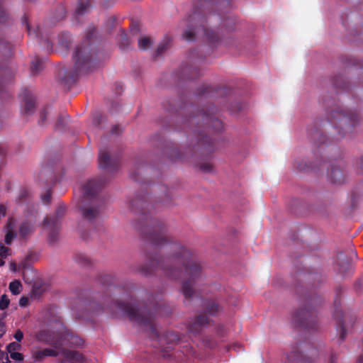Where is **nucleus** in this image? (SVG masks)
Wrapping results in <instances>:
<instances>
[{"mask_svg":"<svg viewBox=\"0 0 363 363\" xmlns=\"http://www.w3.org/2000/svg\"><path fill=\"white\" fill-rule=\"evenodd\" d=\"M333 85L336 87L342 89L344 91H350L349 84L345 81V77L342 75H339L334 79Z\"/></svg>","mask_w":363,"mask_h":363,"instance_id":"nucleus-34","label":"nucleus"},{"mask_svg":"<svg viewBox=\"0 0 363 363\" xmlns=\"http://www.w3.org/2000/svg\"><path fill=\"white\" fill-rule=\"evenodd\" d=\"M53 348L43 349L45 357H60V363H76L82 361V356L74 351L66 350L61 347L62 343H50Z\"/></svg>","mask_w":363,"mask_h":363,"instance_id":"nucleus-11","label":"nucleus"},{"mask_svg":"<svg viewBox=\"0 0 363 363\" xmlns=\"http://www.w3.org/2000/svg\"><path fill=\"white\" fill-rule=\"evenodd\" d=\"M49 200H50V195L49 194H45L43 197V201L45 203H47L49 202Z\"/></svg>","mask_w":363,"mask_h":363,"instance_id":"nucleus-64","label":"nucleus"},{"mask_svg":"<svg viewBox=\"0 0 363 363\" xmlns=\"http://www.w3.org/2000/svg\"><path fill=\"white\" fill-rule=\"evenodd\" d=\"M57 10H58V14L57 16L55 17V18L57 21H60V20H62L65 16L66 11H65V7L62 5L58 6Z\"/></svg>","mask_w":363,"mask_h":363,"instance_id":"nucleus-49","label":"nucleus"},{"mask_svg":"<svg viewBox=\"0 0 363 363\" xmlns=\"http://www.w3.org/2000/svg\"><path fill=\"white\" fill-rule=\"evenodd\" d=\"M0 157H11V155L7 153V150L4 147L0 145Z\"/></svg>","mask_w":363,"mask_h":363,"instance_id":"nucleus-56","label":"nucleus"},{"mask_svg":"<svg viewBox=\"0 0 363 363\" xmlns=\"http://www.w3.org/2000/svg\"><path fill=\"white\" fill-rule=\"evenodd\" d=\"M17 220L14 218H10L6 225V235L4 241L6 245H11L13 240L17 237L16 233Z\"/></svg>","mask_w":363,"mask_h":363,"instance_id":"nucleus-18","label":"nucleus"},{"mask_svg":"<svg viewBox=\"0 0 363 363\" xmlns=\"http://www.w3.org/2000/svg\"><path fill=\"white\" fill-rule=\"evenodd\" d=\"M36 339L39 342H41L50 343L49 339H48V337L47 335V333L45 330L39 331L36 335Z\"/></svg>","mask_w":363,"mask_h":363,"instance_id":"nucleus-44","label":"nucleus"},{"mask_svg":"<svg viewBox=\"0 0 363 363\" xmlns=\"http://www.w3.org/2000/svg\"><path fill=\"white\" fill-rule=\"evenodd\" d=\"M148 257L150 259L151 262H152V264L154 265V264H157V262H158V258H157V255L155 254L154 255H149L148 254Z\"/></svg>","mask_w":363,"mask_h":363,"instance_id":"nucleus-60","label":"nucleus"},{"mask_svg":"<svg viewBox=\"0 0 363 363\" xmlns=\"http://www.w3.org/2000/svg\"><path fill=\"white\" fill-rule=\"evenodd\" d=\"M4 74L5 75H6V74H9V77L8 78L5 77V78H4V79L1 80V83H0V92H1V91H3V89H4V85H3V84H4V83L6 82V80H8V79H11V77H12V74L10 72V71H9V70H7V69L4 70Z\"/></svg>","mask_w":363,"mask_h":363,"instance_id":"nucleus-52","label":"nucleus"},{"mask_svg":"<svg viewBox=\"0 0 363 363\" xmlns=\"http://www.w3.org/2000/svg\"><path fill=\"white\" fill-rule=\"evenodd\" d=\"M216 333L217 336L219 338H223L227 334V328H226V327L224 325L218 324L216 327Z\"/></svg>","mask_w":363,"mask_h":363,"instance_id":"nucleus-43","label":"nucleus"},{"mask_svg":"<svg viewBox=\"0 0 363 363\" xmlns=\"http://www.w3.org/2000/svg\"><path fill=\"white\" fill-rule=\"evenodd\" d=\"M122 132V128L118 125H115L111 128V133L112 135H119Z\"/></svg>","mask_w":363,"mask_h":363,"instance_id":"nucleus-53","label":"nucleus"},{"mask_svg":"<svg viewBox=\"0 0 363 363\" xmlns=\"http://www.w3.org/2000/svg\"><path fill=\"white\" fill-rule=\"evenodd\" d=\"M10 301L6 294H4L0 298V310H4L8 308Z\"/></svg>","mask_w":363,"mask_h":363,"instance_id":"nucleus-46","label":"nucleus"},{"mask_svg":"<svg viewBox=\"0 0 363 363\" xmlns=\"http://www.w3.org/2000/svg\"><path fill=\"white\" fill-rule=\"evenodd\" d=\"M109 307L113 311L126 315L131 321L143 327L152 337H158L156 328L157 320V305L145 303L143 306L138 307L128 301H116L112 303Z\"/></svg>","mask_w":363,"mask_h":363,"instance_id":"nucleus-3","label":"nucleus"},{"mask_svg":"<svg viewBox=\"0 0 363 363\" xmlns=\"http://www.w3.org/2000/svg\"><path fill=\"white\" fill-rule=\"evenodd\" d=\"M211 90V87L207 85H202L198 89V95L199 96H205L206 94H208L210 91Z\"/></svg>","mask_w":363,"mask_h":363,"instance_id":"nucleus-47","label":"nucleus"},{"mask_svg":"<svg viewBox=\"0 0 363 363\" xmlns=\"http://www.w3.org/2000/svg\"><path fill=\"white\" fill-rule=\"evenodd\" d=\"M9 269L13 272H18L20 270V269H18V265H17L15 262H11L10 263Z\"/></svg>","mask_w":363,"mask_h":363,"instance_id":"nucleus-59","label":"nucleus"},{"mask_svg":"<svg viewBox=\"0 0 363 363\" xmlns=\"http://www.w3.org/2000/svg\"><path fill=\"white\" fill-rule=\"evenodd\" d=\"M9 15L4 8L2 0H0V23H4L9 21Z\"/></svg>","mask_w":363,"mask_h":363,"instance_id":"nucleus-40","label":"nucleus"},{"mask_svg":"<svg viewBox=\"0 0 363 363\" xmlns=\"http://www.w3.org/2000/svg\"><path fill=\"white\" fill-rule=\"evenodd\" d=\"M6 213V208L4 206L1 205L0 206V218L3 216H4Z\"/></svg>","mask_w":363,"mask_h":363,"instance_id":"nucleus-61","label":"nucleus"},{"mask_svg":"<svg viewBox=\"0 0 363 363\" xmlns=\"http://www.w3.org/2000/svg\"><path fill=\"white\" fill-rule=\"evenodd\" d=\"M196 167L203 173H213L214 167L210 160H198Z\"/></svg>","mask_w":363,"mask_h":363,"instance_id":"nucleus-31","label":"nucleus"},{"mask_svg":"<svg viewBox=\"0 0 363 363\" xmlns=\"http://www.w3.org/2000/svg\"><path fill=\"white\" fill-rule=\"evenodd\" d=\"M361 120L356 112H342L339 110H331L328 117L329 123L334 125L337 131V139L345 137L351 138L355 133L357 125Z\"/></svg>","mask_w":363,"mask_h":363,"instance_id":"nucleus-8","label":"nucleus"},{"mask_svg":"<svg viewBox=\"0 0 363 363\" xmlns=\"http://www.w3.org/2000/svg\"><path fill=\"white\" fill-rule=\"evenodd\" d=\"M160 271L173 279L185 278L182 283V292L186 301L197 296L195 289L202 267L184 246L174 242L160 223Z\"/></svg>","mask_w":363,"mask_h":363,"instance_id":"nucleus-1","label":"nucleus"},{"mask_svg":"<svg viewBox=\"0 0 363 363\" xmlns=\"http://www.w3.org/2000/svg\"><path fill=\"white\" fill-rule=\"evenodd\" d=\"M28 303V298L26 296H23L19 300V305L22 307H25L27 306Z\"/></svg>","mask_w":363,"mask_h":363,"instance_id":"nucleus-58","label":"nucleus"},{"mask_svg":"<svg viewBox=\"0 0 363 363\" xmlns=\"http://www.w3.org/2000/svg\"><path fill=\"white\" fill-rule=\"evenodd\" d=\"M105 183L103 178L94 179L88 181L82 187L83 199L79 204V211L84 219L91 220L99 215V200L96 195Z\"/></svg>","mask_w":363,"mask_h":363,"instance_id":"nucleus-7","label":"nucleus"},{"mask_svg":"<svg viewBox=\"0 0 363 363\" xmlns=\"http://www.w3.org/2000/svg\"><path fill=\"white\" fill-rule=\"evenodd\" d=\"M9 289L13 295H18L23 289V285L18 280H14L9 284Z\"/></svg>","mask_w":363,"mask_h":363,"instance_id":"nucleus-36","label":"nucleus"},{"mask_svg":"<svg viewBox=\"0 0 363 363\" xmlns=\"http://www.w3.org/2000/svg\"><path fill=\"white\" fill-rule=\"evenodd\" d=\"M9 248L5 247L2 243H0V256L7 257Z\"/></svg>","mask_w":363,"mask_h":363,"instance_id":"nucleus-54","label":"nucleus"},{"mask_svg":"<svg viewBox=\"0 0 363 363\" xmlns=\"http://www.w3.org/2000/svg\"><path fill=\"white\" fill-rule=\"evenodd\" d=\"M22 103L21 112L23 114L32 115L35 109V98L31 91L28 89H24L21 93Z\"/></svg>","mask_w":363,"mask_h":363,"instance_id":"nucleus-16","label":"nucleus"},{"mask_svg":"<svg viewBox=\"0 0 363 363\" xmlns=\"http://www.w3.org/2000/svg\"><path fill=\"white\" fill-rule=\"evenodd\" d=\"M118 45H119L120 48H121L123 50H125L128 48L129 40H128L127 34L124 31H122L120 33Z\"/></svg>","mask_w":363,"mask_h":363,"instance_id":"nucleus-39","label":"nucleus"},{"mask_svg":"<svg viewBox=\"0 0 363 363\" xmlns=\"http://www.w3.org/2000/svg\"><path fill=\"white\" fill-rule=\"evenodd\" d=\"M21 348V345L17 342H11L7 345V351L10 354L11 352H16Z\"/></svg>","mask_w":363,"mask_h":363,"instance_id":"nucleus-48","label":"nucleus"},{"mask_svg":"<svg viewBox=\"0 0 363 363\" xmlns=\"http://www.w3.org/2000/svg\"><path fill=\"white\" fill-rule=\"evenodd\" d=\"M65 213V208L60 206L56 211V216L52 218H45L43 220L44 226L50 230L49 240L50 242H55L57 239V235L60 228L59 218L64 216Z\"/></svg>","mask_w":363,"mask_h":363,"instance_id":"nucleus-15","label":"nucleus"},{"mask_svg":"<svg viewBox=\"0 0 363 363\" xmlns=\"http://www.w3.org/2000/svg\"><path fill=\"white\" fill-rule=\"evenodd\" d=\"M157 212H145L141 218V231L147 245L157 250L159 245Z\"/></svg>","mask_w":363,"mask_h":363,"instance_id":"nucleus-9","label":"nucleus"},{"mask_svg":"<svg viewBox=\"0 0 363 363\" xmlns=\"http://www.w3.org/2000/svg\"><path fill=\"white\" fill-rule=\"evenodd\" d=\"M111 157L112 156L111 155V154L106 149H104V150L101 149L99 150V155L98 159H102V160L111 159Z\"/></svg>","mask_w":363,"mask_h":363,"instance_id":"nucleus-50","label":"nucleus"},{"mask_svg":"<svg viewBox=\"0 0 363 363\" xmlns=\"http://www.w3.org/2000/svg\"><path fill=\"white\" fill-rule=\"evenodd\" d=\"M203 345L208 349H214L218 345L217 340L211 335H203L201 337Z\"/></svg>","mask_w":363,"mask_h":363,"instance_id":"nucleus-33","label":"nucleus"},{"mask_svg":"<svg viewBox=\"0 0 363 363\" xmlns=\"http://www.w3.org/2000/svg\"><path fill=\"white\" fill-rule=\"evenodd\" d=\"M31 357L35 362H43L46 357L43 349L39 347L32 348Z\"/></svg>","mask_w":363,"mask_h":363,"instance_id":"nucleus-35","label":"nucleus"},{"mask_svg":"<svg viewBox=\"0 0 363 363\" xmlns=\"http://www.w3.org/2000/svg\"><path fill=\"white\" fill-rule=\"evenodd\" d=\"M21 23L23 26H25V28L27 30L28 34L30 37L37 38L40 43H43V42L45 41V46H46L48 49L52 48V43L47 38L43 39V33L39 26L37 27L36 30L31 29L30 23L28 22V17L26 14H24L22 16Z\"/></svg>","mask_w":363,"mask_h":363,"instance_id":"nucleus-17","label":"nucleus"},{"mask_svg":"<svg viewBox=\"0 0 363 363\" xmlns=\"http://www.w3.org/2000/svg\"><path fill=\"white\" fill-rule=\"evenodd\" d=\"M214 109L215 107L210 105L188 119L191 125L197 126L194 132L193 151L202 155H208L222 147L220 140L211 135V130L218 132L223 128L222 121L214 116Z\"/></svg>","mask_w":363,"mask_h":363,"instance_id":"nucleus-2","label":"nucleus"},{"mask_svg":"<svg viewBox=\"0 0 363 363\" xmlns=\"http://www.w3.org/2000/svg\"><path fill=\"white\" fill-rule=\"evenodd\" d=\"M91 4L89 1L79 2L75 9L77 15H83L87 9L90 7Z\"/></svg>","mask_w":363,"mask_h":363,"instance_id":"nucleus-38","label":"nucleus"},{"mask_svg":"<svg viewBox=\"0 0 363 363\" xmlns=\"http://www.w3.org/2000/svg\"><path fill=\"white\" fill-rule=\"evenodd\" d=\"M330 160H301V164H298V167L301 172H308L310 170V167H308V164H311V163H315L316 164L321 166H328V162Z\"/></svg>","mask_w":363,"mask_h":363,"instance_id":"nucleus-28","label":"nucleus"},{"mask_svg":"<svg viewBox=\"0 0 363 363\" xmlns=\"http://www.w3.org/2000/svg\"><path fill=\"white\" fill-rule=\"evenodd\" d=\"M23 333H22L20 330H17V331L16 332L15 335H14V338H15L17 341L20 342V341H21V340L23 339Z\"/></svg>","mask_w":363,"mask_h":363,"instance_id":"nucleus-57","label":"nucleus"},{"mask_svg":"<svg viewBox=\"0 0 363 363\" xmlns=\"http://www.w3.org/2000/svg\"><path fill=\"white\" fill-rule=\"evenodd\" d=\"M99 167L106 173L113 174L120 169L119 160H99Z\"/></svg>","mask_w":363,"mask_h":363,"instance_id":"nucleus-21","label":"nucleus"},{"mask_svg":"<svg viewBox=\"0 0 363 363\" xmlns=\"http://www.w3.org/2000/svg\"><path fill=\"white\" fill-rule=\"evenodd\" d=\"M198 4L195 11L186 19V29L184 31L182 37L186 40L192 41L195 39L196 34L202 31L206 40L211 44H215L219 41V35L216 31L206 28V23L211 22L215 14L207 13L206 11L210 7V4L206 0H198Z\"/></svg>","mask_w":363,"mask_h":363,"instance_id":"nucleus-4","label":"nucleus"},{"mask_svg":"<svg viewBox=\"0 0 363 363\" xmlns=\"http://www.w3.org/2000/svg\"><path fill=\"white\" fill-rule=\"evenodd\" d=\"M66 339H68L72 345H81L83 343L82 340L77 336L67 335Z\"/></svg>","mask_w":363,"mask_h":363,"instance_id":"nucleus-45","label":"nucleus"},{"mask_svg":"<svg viewBox=\"0 0 363 363\" xmlns=\"http://www.w3.org/2000/svg\"><path fill=\"white\" fill-rule=\"evenodd\" d=\"M235 26V18L232 16H228L226 18L222 19L221 28L227 33L234 30Z\"/></svg>","mask_w":363,"mask_h":363,"instance_id":"nucleus-29","label":"nucleus"},{"mask_svg":"<svg viewBox=\"0 0 363 363\" xmlns=\"http://www.w3.org/2000/svg\"><path fill=\"white\" fill-rule=\"evenodd\" d=\"M320 299L315 296H307L301 301L300 306L292 314V322L300 330L313 331L318 328L316 307Z\"/></svg>","mask_w":363,"mask_h":363,"instance_id":"nucleus-6","label":"nucleus"},{"mask_svg":"<svg viewBox=\"0 0 363 363\" xmlns=\"http://www.w3.org/2000/svg\"><path fill=\"white\" fill-rule=\"evenodd\" d=\"M336 264L338 266L337 270L340 273H343L347 269L349 261L344 252H340L337 255Z\"/></svg>","mask_w":363,"mask_h":363,"instance_id":"nucleus-26","label":"nucleus"},{"mask_svg":"<svg viewBox=\"0 0 363 363\" xmlns=\"http://www.w3.org/2000/svg\"><path fill=\"white\" fill-rule=\"evenodd\" d=\"M50 114L49 108H45L40 113V119L38 123L41 125H45L47 121V116Z\"/></svg>","mask_w":363,"mask_h":363,"instance_id":"nucleus-42","label":"nucleus"},{"mask_svg":"<svg viewBox=\"0 0 363 363\" xmlns=\"http://www.w3.org/2000/svg\"><path fill=\"white\" fill-rule=\"evenodd\" d=\"M213 323L206 314L199 313L186 320V326L188 333L194 337H199L203 330Z\"/></svg>","mask_w":363,"mask_h":363,"instance_id":"nucleus-14","label":"nucleus"},{"mask_svg":"<svg viewBox=\"0 0 363 363\" xmlns=\"http://www.w3.org/2000/svg\"><path fill=\"white\" fill-rule=\"evenodd\" d=\"M132 32L133 34H136L137 33L140 32L138 25H132Z\"/></svg>","mask_w":363,"mask_h":363,"instance_id":"nucleus-62","label":"nucleus"},{"mask_svg":"<svg viewBox=\"0 0 363 363\" xmlns=\"http://www.w3.org/2000/svg\"><path fill=\"white\" fill-rule=\"evenodd\" d=\"M204 314H208L215 316L220 311V307L219 304L213 300L208 299L203 303Z\"/></svg>","mask_w":363,"mask_h":363,"instance_id":"nucleus-24","label":"nucleus"},{"mask_svg":"<svg viewBox=\"0 0 363 363\" xmlns=\"http://www.w3.org/2000/svg\"><path fill=\"white\" fill-rule=\"evenodd\" d=\"M356 166L357 167V173L363 174V160H357Z\"/></svg>","mask_w":363,"mask_h":363,"instance_id":"nucleus-55","label":"nucleus"},{"mask_svg":"<svg viewBox=\"0 0 363 363\" xmlns=\"http://www.w3.org/2000/svg\"><path fill=\"white\" fill-rule=\"evenodd\" d=\"M43 69V61L38 58L35 57L30 63V72L31 75L38 74Z\"/></svg>","mask_w":363,"mask_h":363,"instance_id":"nucleus-30","label":"nucleus"},{"mask_svg":"<svg viewBox=\"0 0 363 363\" xmlns=\"http://www.w3.org/2000/svg\"><path fill=\"white\" fill-rule=\"evenodd\" d=\"M173 192L164 184L160 183V206H169L172 203Z\"/></svg>","mask_w":363,"mask_h":363,"instance_id":"nucleus-20","label":"nucleus"},{"mask_svg":"<svg viewBox=\"0 0 363 363\" xmlns=\"http://www.w3.org/2000/svg\"><path fill=\"white\" fill-rule=\"evenodd\" d=\"M340 302L337 300L335 301V311L334 317L337 320V330L339 333V343L343 342L354 323L352 318H346L342 311L339 308Z\"/></svg>","mask_w":363,"mask_h":363,"instance_id":"nucleus-13","label":"nucleus"},{"mask_svg":"<svg viewBox=\"0 0 363 363\" xmlns=\"http://www.w3.org/2000/svg\"><path fill=\"white\" fill-rule=\"evenodd\" d=\"M138 48L141 50H146L153 45L152 39L146 35H140L138 39Z\"/></svg>","mask_w":363,"mask_h":363,"instance_id":"nucleus-32","label":"nucleus"},{"mask_svg":"<svg viewBox=\"0 0 363 363\" xmlns=\"http://www.w3.org/2000/svg\"><path fill=\"white\" fill-rule=\"evenodd\" d=\"M69 117L67 115H61L59 116L56 123H55V129L62 130L65 128L66 124L67 123Z\"/></svg>","mask_w":363,"mask_h":363,"instance_id":"nucleus-37","label":"nucleus"},{"mask_svg":"<svg viewBox=\"0 0 363 363\" xmlns=\"http://www.w3.org/2000/svg\"><path fill=\"white\" fill-rule=\"evenodd\" d=\"M184 335H179L172 331L167 332L160 335V357H170L173 355L174 346L183 342Z\"/></svg>","mask_w":363,"mask_h":363,"instance_id":"nucleus-12","label":"nucleus"},{"mask_svg":"<svg viewBox=\"0 0 363 363\" xmlns=\"http://www.w3.org/2000/svg\"><path fill=\"white\" fill-rule=\"evenodd\" d=\"M10 357L16 362H21L23 359L22 354L17 352L10 353Z\"/></svg>","mask_w":363,"mask_h":363,"instance_id":"nucleus-51","label":"nucleus"},{"mask_svg":"<svg viewBox=\"0 0 363 363\" xmlns=\"http://www.w3.org/2000/svg\"><path fill=\"white\" fill-rule=\"evenodd\" d=\"M200 76L199 70L197 67H193L190 65H186L182 66L181 70V77L183 79H194Z\"/></svg>","mask_w":363,"mask_h":363,"instance_id":"nucleus-22","label":"nucleus"},{"mask_svg":"<svg viewBox=\"0 0 363 363\" xmlns=\"http://www.w3.org/2000/svg\"><path fill=\"white\" fill-rule=\"evenodd\" d=\"M325 125H328V123L321 120L320 123H315L308 128V136L311 144V151L314 157H316L330 144V139L323 131V127Z\"/></svg>","mask_w":363,"mask_h":363,"instance_id":"nucleus-10","label":"nucleus"},{"mask_svg":"<svg viewBox=\"0 0 363 363\" xmlns=\"http://www.w3.org/2000/svg\"><path fill=\"white\" fill-rule=\"evenodd\" d=\"M96 32L95 28L89 29L82 44L76 47L72 55L74 62V68L72 72L67 73L65 79L67 83L74 82L79 75L91 72L97 65V61L94 58V52L91 44V40Z\"/></svg>","mask_w":363,"mask_h":363,"instance_id":"nucleus-5","label":"nucleus"},{"mask_svg":"<svg viewBox=\"0 0 363 363\" xmlns=\"http://www.w3.org/2000/svg\"><path fill=\"white\" fill-rule=\"evenodd\" d=\"M18 269L23 272L22 276L25 282L30 284L33 281L35 272L27 259H24L19 263Z\"/></svg>","mask_w":363,"mask_h":363,"instance_id":"nucleus-19","label":"nucleus"},{"mask_svg":"<svg viewBox=\"0 0 363 363\" xmlns=\"http://www.w3.org/2000/svg\"><path fill=\"white\" fill-rule=\"evenodd\" d=\"M11 49V45L4 38L0 37V52L6 55V51L8 50V52H10Z\"/></svg>","mask_w":363,"mask_h":363,"instance_id":"nucleus-41","label":"nucleus"},{"mask_svg":"<svg viewBox=\"0 0 363 363\" xmlns=\"http://www.w3.org/2000/svg\"><path fill=\"white\" fill-rule=\"evenodd\" d=\"M328 174L333 183L340 184L344 182L342 172L337 167H332Z\"/></svg>","mask_w":363,"mask_h":363,"instance_id":"nucleus-25","label":"nucleus"},{"mask_svg":"<svg viewBox=\"0 0 363 363\" xmlns=\"http://www.w3.org/2000/svg\"><path fill=\"white\" fill-rule=\"evenodd\" d=\"M17 228H18V235L21 238H26L34 232L33 225L28 220H25L20 223L17 222Z\"/></svg>","mask_w":363,"mask_h":363,"instance_id":"nucleus-23","label":"nucleus"},{"mask_svg":"<svg viewBox=\"0 0 363 363\" xmlns=\"http://www.w3.org/2000/svg\"><path fill=\"white\" fill-rule=\"evenodd\" d=\"M5 333V328L3 323H0V338L2 337V335Z\"/></svg>","mask_w":363,"mask_h":363,"instance_id":"nucleus-63","label":"nucleus"},{"mask_svg":"<svg viewBox=\"0 0 363 363\" xmlns=\"http://www.w3.org/2000/svg\"><path fill=\"white\" fill-rule=\"evenodd\" d=\"M305 362L303 355L296 350H294L287 354L285 363H305Z\"/></svg>","mask_w":363,"mask_h":363,"instance_id":"nucleus-27","label":"nucleus"}]
</instances>
